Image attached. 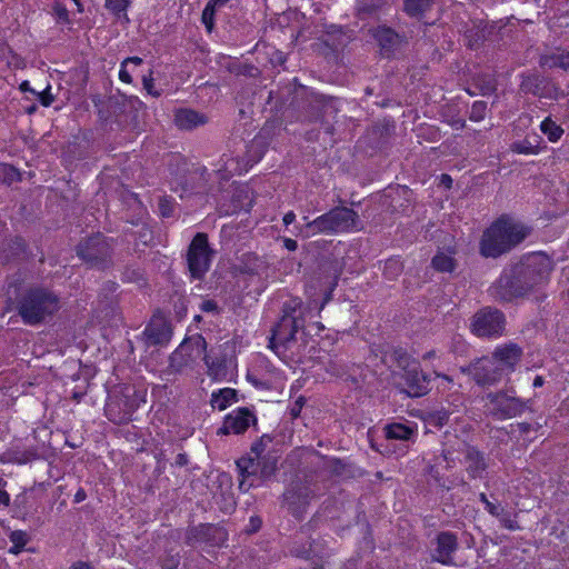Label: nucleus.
Here are the masks:
<instances>
[{
  "label": "nucleus",
  "mask_w": 569,
  "mask_h": 569,
  "mask_svg": "<svg viewBox=\"0 0 569 569\" xmlns=\"http://www.w3.org/2000/svg\"><path fill=\"white\" fill-rule=\"evenodd\" d=\"M358 214L350 208L336 207L300 228L298 236L310 238L316 234L348 232L356 227Z\"/></svg>",
  "instance_id": "7ed1b4c3"
},
{
  "label": "nucleus",
  "mask_w": 569,
  "mask_h": 569,
  "mask_svg": "<svg viewBox=\"0 0 569 569\" xmlns=\"http://www.w3.org/2000/svg\"><path fill=\"white\" fill-rule=\"evenodd\" d=\"M521 90L540 98L558 99L560 89L552 82L538 76H527L522 79Z\"/></svg>",
  "instance_id": "ddd939ff"
},
{
  "label": "nucleus",
  "mask_w": 569,
  "mask_h": 569,
  "mask_svg": "<svg viewBox=\"0 0 569 569\" xmlns=\"http://www.w3.org/2000/svg\"><path fill=\"white\" fill-rule=\"evenodd\" d=\"M188 463V457L186 453H179L177 457H176V465L178 466H186Z\"/></svg>",
  "instance_id": "6e6d98bb"
},
{
  "label": "nucleus",
  "mask_w": 569,
  "mask_h": 569,
  "mask_svg": "<svg viewBox=\"0 0 569 569\" xmlns=\"http://www.w3.org/2000/svg\"><path fill=\"white\" fill-rule=\"evenodd\" d=\"M375 38L381 48L391 50L399 43V36L390 28H378L375 32Z\"/></svg>",
  "instance_id": "393cba45"
},
{
  "label": "nucleus",
  "mask_w": 569,
  "mask_h": 569,
  "mask_svg": "<svg viewBox=\"0 0 569 569\" xmlns=\"http://www.w3.org/2000/svg\"><path fill=\"white\" fill-rule=\"evenodd\" d=\"M543 385V378L541 376H537L533 380V387L538 388Z\"/></svg>",
  "instance_id": "69168bd1"
},
{
  "label": "nucleus",
  "mask_w": 569,
  "mask_h": 569,
  "mask_svg": "<svg viewBox=\"0 0 569 569\" xmlns=\"http://www.w3.org/2000/svg\"><path fill=\"white\" fill-rule=\"evenodd\" d=\"M229 0H210L208 4L212 6V8L219 7L228 2Z\"/></svg>",
  "instance_id": "0e129e2a"
},
{
  "label": "nucleus",
  "mask_w": 569,
  "mask_h": 569,
  "mask_svg": "<svg viewBox=\"0 0 569 569\" xmlns=\"http://www.w3.org/2000/svg\"><path fill=\"white\" fill-rule=\"evenodd\" d=\"M78 256L92 267H103L110 259L111 247L103 236L96 234L78 246Z\"/></svg>",
  "instance_id": "9d476101"
},
{
  "label": "nucleus",
  "mask_w": 569,
  "mask_h": 569,
  "mask_svg": "<svg viewBox=\"0 0 569 569\" xmlns=\"http://www.w3.org/2000/svg\"><path fill=\"white\" fill-rule=\"evenodd\" d=\"M211 533H218L220 536H223L224 532H222L220 529L210 526V525H199L197 527H192L188 530L186 536V542L188 545H194L196 542L206 541L209 539V536Z\"/></svg>",
  "instance_id": "6ab92c4d"
},
{
  "label": "nucleus",
  "mask_w": 569,
  "mask_h": 569,
  "mask_svg": "<svg viewBox=\"0 0 569 569\" xmlns=\"http://www.w3.org/2000/svg\"><path fill=\"white\" fill-rule=\"evenodd\" d=\"M458 548L457 537L451 532H441L437 536V548L432 559L442 565H452V555Z\"/></svg>",
  "instance_id": "dca6fc26"
},
{
  "label": "nucleus",
  "mask_w": 569,
  "mask_h": 569,
  "mask_svg": "<svg viewBox=\"0 0 569 569\" xmlns=\"http://www.w3.org/2000/svg\"><path fill=\"white\" fill-rule=\"evenodd\" d=\"M1 497H2V505H8L9 500H10L9 495L6 491H2Z\"/></svg>",
  "instance_id": "774afa93"
},
{
  "label": "nucleus",
  "mask_w": 569,
  "mask_h": 569,
  "mask_svg": "<svg viewBox=\"0 0 569 569\" xmlns=\"http://www.w3.org/2000/svg\"><path fill=\"white\" fill-rule=\"evenodd\" d=\"M480 386H491L501 380L503 373L492 358L483 357L477 359L468 367L462 368Z\"/></svg>",
  "instance_id": "f8f14e48"
},
{
  "label": "nucleus",
  "mask_w": 569,
  "mask_h": 569,
  "mask_svg": "<svg viewBox=\"0 0 569 569\" xmlns=\"http://www.w3.org/2000/svg\"><path fill=\"white\" fill-rule=\"evenodd\" d=\"M480 500L485 503L486 510L496 517L500 516V508L499 506L492 503L488 500L487 496L485 493H480Z\"/></svg>",
  "instance_id": "c03bdc74"
},
{
  "label": "nucleus",
  "mask_w": 569,
  "mask_h": 569,
  "mask_svg": "<svg viewBox=\"0 0 569 569\" xmlns=\"http://www.w3.org/2000/svg\"><path fill=\"white\" fill-rule=\"evenodd\" d=\"M520 357L521 349L517 345L510 343L497 348L491 358L505 375L513 370L515 366L520 360Z\"/></svg>",
  "instance_id": "f3484780"
},
{
  "label": "nucleus",
  "mask_w": 569,
  "mask_h": 569,
  "mask_svg": "<svg viewBox=\"0 0 569 569\" xmlns=\"http://www.w3.org/2000/svg\"><path fill=\"white\" fill-rule=\"evenodd\" d=\"M325 369L327 372L335 377H342L347 372L346 366L338 359L332 358L328 359V361L325 363Z\"/></svg>",
  "instance_id": "f704fd0d"
},
{
  "label": "nucleus",
  "mask_w": 569,
  "mask_h": 569,
  "mask_svg": "<svg viewBox=\"0 0 569 569\" xmlns=\"http://www.w3.org/2000/svg\"><path fill=\"white\" fill-rule=\"evenodd\" d=\"M207 350V341L201 335H193L186 338L179 347L170 355L167 372L169 375L183 373L196 367Z\"/></svg>",
  "instance_id": "423d86ee"
},
{
  "label": "nucleus",
  "mask_w": 569,
  "mask_h": 569,
  "mask_svg": "<svg viewBox=\"0 0 569 569\" xmlns=\"http://www.w3.org/2000/svg\"><path fill=\"white\" fill-rule=\"evenodd\" d=\"M391 357L398 361L399 367L406 369L409 366V357L403 350H395Z\"/></svg>",
  "instance_id": "37998d69"
},
{
  "label": "nucleus",
  "mask_w": 569,
  "mask_h": 569,
  "mask_svg": "<svg viewBox=\"0 0 569 569\" xmlns=\"http://www.w3.org/2000/svg\"><path fill=\"white\" fill-rule=\"evenodd\" d=\"M133 0H104V7L116 16L126 13Z\"/></svg>",
  "instance_id": "473e14b6"
},
{
  "label": "nucleus",
  "mask_w": 569,
  "mask_h": 569,
  "mask_svg": "<svg viewBox=\"0 0 569 569\" xmlns=\"http://www.w3.org/2000/svg\"><path fill=\"white\" fill-rule=\"evenodd\" d=\"M213 12H214V8H212V6H210V4H207L202 11V21L209 31L212 29V26H213V22H212Z\"/></svg>",
  "instance_id": "79ce46f5"
},
{
  "label": "nucleus",
  "mask_w": 569,
  "mask_h": 569,
  "mask_svg": "<svg viewBox=\"0 0 569 569\" xmlns=\"http://www.w3.org/2000/svg\"><path fill=\"white\" fill-rule=\"evenodd\" d=\"M540 64L547 68H561L567 70L569 69V52H555L543 56L540 59Z\"/></svg>",
  "instance_id": "bb28decb"
},
{
  "label": "nucleus",
  "mask_w": 569,
  "mask_h": 569,
  "mask_svg": "<svg viewBox=\"0 0 569 569\" xmlns=\"http://www.w3.org/2000/svg\"><path fill=\"white\" fill-rule=\"evenodd\" d=\"M20 89L21 91H30L32 93V90L30 87H29V82L28 81H23L21 84H20Z\"/></svg>",
  "instance_id": "338daca9"
},
{
  "label": "nucleus",
  "mask_w": 569,
  "mask_h": 569,
  "mask_svg": "<svg viewBox=\"0 0 569 569\" xmlns=\"http://www.w3.org/2000/svg\"><path fill=\"white\" fill-rule=\"evenodd\" d=\"M70 569H92V567L87 562L78 561V562L73 563L70 567Z\"/></svg>",
  "instance_id": "13d9d810"
},
{
  "label": "nucleus",
  "mask_w": 569,
  "mask_h": 569,
  "mask_svg": "<svg viewBox=\"0 0 569 569\" xmlns=\"http://www.w3.org/2000/svg\"><path fill=\"white\" fill-rule=\"evenodd\" d=\"M59 299L43 289L29 290L19 301L18 311L28 325H37L59 310Z\"/></svg>",
  "instance_id": "20e7f679"
},
{
  "label": "nucleus",
  "mask_w": 569,
  "mask_h": 569,
  "mask_svg": "<svg viewBox=\"0 0 569 569\" xmlns=\"http://www.w3.org/2000/svg\"><path fill=\"white\" fill-rule=\"evenodd\" d=\"M119 78L121 81L126 82V83H131L132 82V78L129 73V71L127 70V66H124L123 63L121 64V69H120V72H119Z\"/></svg>",
  "instance_id": "de8ad7c7"
},
{
  "label": "nucleus",
  "mask_w": 569,
  "mask_h": 569,
  "mask_svg": "<svg viewBox=\"0 0 569 569\" xmlns=\"http://www.w3.org/2000/svg\"><path fill=\"white\" fill-rule=\"evenodd\" d=\"M386 0H357V11L360 16H370L382 8Z\"/></svg>",
  "instance_id": "7c9ffc66"
},
{
  "label": "nucleus",
  "mask_w": 569,
  "mask_h": 569,
  "mask_svg": "<svg viewBox=\"0 0 569 569\" xmlns=\"http://www.w3.org/2000/svg\"><path fill=\"white\" fill-rule=\"evenodd\" d=\"M511 149L512 151L522 154H537L539 152V147L528 141L513 143Z\"/></svg>",
  "instance_id": "c9c22d12"
},
{
  "label": "nucleus",
  "mask_w": 569,
  "mask_h": 569,
  "mask_svg": "<svg viewBox=\"0 0 569 569\" xmlns=\"http://www.w3.org/2000/svg\"><path fill=\"white\" fill-rule=\"evenodd\" d=\"M232 71L236 74H243V76H249V77H254L258 74V69L254 68L253 66H249V64H237V66H234Z\"/></svg>",
  "instance_id": "58836bf2"
},
{
  "label": "nucleus",
  "mask_w": 569,
  "mask_h": 569,
  "mask_svg": "<svg viewBox=\"0 0 569 569\" xmlns=\"http://www.w3.org/2000/svg\"><path fill=\"white\" fill-rule=\"evenodd\" d=\"M433 4L435 0H403V10L410 17L421 18Z\"/></svg>",
  "instance_id": "5701e85b"
},
{
  "label": "nucleus",
  "mask_w": 569,
  "mask_h": 569,
  "mask_svg": "<svg viewBox=\"0 0 569 569\" xmlns=\"http://www.w3.org/2000/svg\"><path fill=\"white\" fill-rule=\"evenodd\" d=\"M252 418L253 416L247 408L234 410L224 418L218 435H240L249 428Z\"/></svg>",
  "instance_id": "2eb2a0df"
},
{
  "label": "nucleus",
  "mask_w": 569,
  "mask_h": 569,
  "mask_svg": "<svg viewBox=\"0 0 569 569\" xmlns=\"http://www.w3.org/2000/svg\"><path fill=\"white\" fill-rule=\"evenodd\" d=\"M19 173L17 170L8 164H2V181L3 182H12L18 179Z\"/></svg>",
  "instance_id": "ea45409f"
},
{
  "label": "nucleus",
  "mask_w": 569,
  "mask_h": 569,
  "mask_svg": "<svg viewBox=\"0 0 569 569\" xmlns=\"http://www.w3.org/2000/svg\"><path fill=\"white\" fill-rule=\"evenodd\" d=\"M487 111V103L483 101H476L472 104L470 119L473 121H480L485 118Z\"/></svg>",
  "instance_id": "e433bc0d"
},
{
  "label": "nucleus",
  "mask_w": 569,
  "mask_h": 569,
  "mask_svg": "<svg viewBox=\"0 0 569 569\" xmlns=\"http://www.w3.org/2000/svg\"><path fill=\"white\" fill-rule=\"evenodd\" d=\"M187 261L193 278L200 279L209 270L211 250L206 233L199 232L194 236L188 249Z\"/></svg>",
  "instance_id": "6e6552de"
},
{
  "label": "nucleus",
  "mask_w": 569,
  "mask_h": 569,
  "mask_svg": "<svg viewBox=\"0 0 569 569\" xmlns=\"http://www.w3.org/2000/svg\"><path fill=\"white\" fill-rule=\"evenodd\" d=\"M32 94L37 96L41 104L49 107L53 102V96L50 92V86L44 88L42 91L32 90Z\"/></svg>",
  "instance_id": "4c0bfd02"
},
{
  "label": "nucleus",
  "mask_w": 569,
  "mask_h": 569,
  "mask_svg": "<svg viewBox=\"0 0 569 569\" xmlns=\"http://www.w3.org/2000/svg\"><path fill=\"white\" fill-rule=\"evenodd\" d=\"M30 459V455L27 452H23L20 457H10L9 460L17 461L19 463H24Z\"/></svg>",
  "instance_id": "5fc2aeb1"
},
{
  "label": "nucleus",
  "mask_w": 569,
  "mask_h": 569,
  "mask_svg": "<svg viewBox=\"0 0 569 569\" xmlns=\"http://www.w3.org/2000/svg\"><path fill=\"white\" fill-rule=\"evenodd\" d=\"M541 131L551 142L558 141L563 134V130L551 118H546L540 124Z\"/></svg>",
  "instance_id": "c85d7f7f"
},
{
  "label": "nucleus",
  "mask_w": 569,
  "mask_h": 569,
  "mask_svg": "<svg viewBox=\"0 0 569 569\" xmlns=\"http://www.w3.org/2000/svg\"><path fill=\"white\" fill-rule=\"evenodd\" d=\"M432 267L441 272H451L455 267V260L452 257L446 254V253H438L432 258Z\"/></svg>",
  "instance_id": "c756f323"
},
{
  "label": "nucleus",
  "mask_w": 569,
  "mask_h": 569,
  "mask_svg": "<svg viewBox=\"0 0 569 569\" xmlns=\"http://www.w3.org/2000/svg\"><path fill=\"white\" fill-rule=\"evenodd\" d=\"M142 82H143V87L148 91V93H150V94H152L154 97H158L160 94L157 91H152L153 78H152V72L151 71H150V73L148 76H143Z\"/></svg>",
  "instance_id": "a18cd8bd"
},
{
  "label": "nucleus",
  "mask_w": 569,
  "mask_h": 569,
  "mask_svg": "<svg viewBox=\"0 0 569 569\" xmlns=\"http://www.w3.org/2000/svg\"><path fill=\"white\" fill-rule=\"evenodd\" d=\"M277 457H267L264 459L256 458L251 455L241 457L237 460V468L240 475L239 488L247 491L256 485L257 480H264L271 477L277 469Z\"/></svg>",
  "instance_id": "0eeeda50"
},
{
  "label": "nucleus",
  "mask_w": 569,
  "mask_h": 569,
  "mask_svg": "<svg viewBox=\"0 0 569 569\" xmlns=\"http://www.w3.org/2000/svg\"><path fill=\"white\" fill-rule=\"evenodd\" d=\"M9 538L10 541L13 543V546L9 549V552L13 555H18L30 539L29 535L22 530L12 531Z\"/></svg>",
  "instance_id": "2f4dec72"
},
{
  "label": "nucleus",
  "mask_w": 569,
  "mask_h": 569,
  "mask_svg": "<svg viewBox=\"0 0 569 569\" xmlns=\"http://www.w3.org/2000/svg\"><path fill=\"white\" fill-rule=\"evenodd\" d=\"M441 181H442V183H443L447 188H450L451 182H452L451 178H450L448 174H442V176H441Z\"/></svg>",
  "instance_id": "e2e57ef3"
},
{
  "label": "nucleus",
  "mask_w": 569,
  "mask_h": 569,
  "mask_svg": "<svg viewBox=\"0 0 569 569\" xmlns=\"http://www.w3.org/2000/svg\"><path fill=\"white\" fill-rule=\"evenodd\" d=\"M450 126L457 130L462 129L465 127V120L463 119H456L449 122Z\"/></svg>",
  "instance_id": "bf43d9fd"
},
{
  "label": "nucleus",
  "mask_w": 569,
  "mask_h": 569,
  "mask_svg": "<svg viewBox=\"0 0 569 569\" xmlns=\"http://www.w3.org/2000/svg\"><path fill=\"white\" fill-rule=\"evenodd\" d=\"M272 438L270 436L263 435L257 442L252 443L249 455L260 459H264L267 457H276L269 450Z\"/></svg>",
  "instance_id": "cd10ccee"
},
{
  "label": "nucleus",
  "mask_w": 569,
  "mask_h": 569,
  "mask_svg": "<svg viewBox=\"0 0 569 569\" xmlns=\"http://www.w3.org/2000/svg\"><path fill=\"white\" fill-rule=\"evenodd\" d=\"M295 220H296V214H295V212H293V211H289V212H287V213L284 214V217H283V223H284L286 226L291 224Z\"/></svg>",
  "instance_id": "864d4df0"
},
{
  "label": "nucleus",
  "mask_w": 569,
  "mask_h": 569,
  "mask_svg": "<svg viewBox=\"0 0 569 569\" xmlns=\"http://www.w3.org/2000/svg\"><path fill=\"white\" fill-rule=\"evenodd\" d=\"M24 250V242L21 239L14 241L13 256H19Z\"/></svg>",
  "instance_id": "3c124183"
},
{
  "label": "nucleus",
  "mask_w": 569,
  "mask_h": 569,
  "mask_svg": "<svg viewBox=\"0 0 569 569\" xmlns=\"http://www.w3.org/2000/svg\"><path fill=\"white\" fill-rule=\"evenodd\" d=\"M303 405H305V398L303 397H299L296 400V402L292 406V408L290 409V415H291L292 418L299 417Z\"/></svg>",
  "instance_id": "49530a36"
},
{
  "label": "nucleus",
  "mask_w": 569,
  "mask_h": 569,
  "mask_svg": "<svg viewBox=\"0 0 569 569\" xmlns=\"http://www.w3.org/2000/svg\"><path fill=\"white\" fill-rule=\"evenodd\" d=\"M386 437L396 440H410L415 430L402 423H390L385 427Z\"/></svg>",
  "instance_id": "b1692460"
},
{
  "label": "nucleus",
  "mask_w": 569,
  "mask_h": 569,
  "mask_svg": "<svg viewBox=\"0 0 569 569\" xmlns=\"http://www.w3.org/2000/svg\"><path fill=\"white\" fill-rule=\"evenodd\" d=\"M528 234L529 229L526 226L501 217L483 231L480 253L486 258H497L522 242Z\"/></svg>",
  "instance_id": "f03ea898"
},
{
  "label": "nucleus",
  "mask_w": 569,
  "mask_h": 569,
  "mask_svg": "<svg viewBox=\"0 0 569 569\" xmlns=\"http://www.w3.org/2000/svg\"><path fill=\"white\" fill-rule=\"evenodd\" d=\"M206 122L207 118L203 114L191 109H180L174 114V123L182 130H192Z\"/></svg>",
  "instance_id": "a211bd4d"
},
{
  "label": "nucleus",
  "mask_w": 569,
  "mask_h": 569,
  "mask_svg": "<svg viewBox=\"0 0 569 569\" xmlns=\"http://www.w3.org/2000/svg\"><path fill=\"white\" fill-rule=\"evenodd\" d=\"M466 462L467 471L472 478L481 477L487 468L483 457L475 449H468Z\"/></svg>",
  "instance_id": "4be33fe9"
},
{
  "label": "nucleus",
  "mask_w": 569,
  "mask_h": 569,
  "mask_svg": "<svg viewBox=\"0 0 569 569\" xmlns=\"http://www.w3.org/2000/svg\"><path fill=\"white\" fill-rule=\"evenodd\" d=\"M122 63L124 66H128L129 63H133L136 66H139V64L142 63V59L139 58V57H130V58H127Z\"/></svg>",
  "instance_id": "4d7b16f0"
},
{
  "label": "nucleus",
  "mask_w": 569,
  "mask_h": 569,
  "mask_svg": "<svg viewBox=\"0 0 569 569\" xmlns=\"http://www.w3.org/2000/svg\"><path fill=\"white\" fill-rule=\"evenodd\" d=\"M217 308V303L213 300H206L201 303V310L206 312H214Z\"/></svg>",
  "instance_id": "09e8293b"
},
{
  "label": "nucleus",
  "mask_w": 569,
  "mask_h": 569,
  "mask_svg": "<svg viewBox=\"0 0 569 569\" xmlns=\"http://www.w3.org/2000/svg\"><path fill=\"white\" fill-rule=\"evenodd\" d=\"M86 497H87L86 491L83 489H79L77 491V493L74 495V501L81 502L86 499Z\"/></svg>",
  "instance_id": "680f3d73"
},
{
  "label": "nucleus",
  "mask_w": 569,
  "mask_h": 569,
  "mask_svg": "<svg viewBox=\"0 0 569 569\" xmlns=\"http://www.w3.org/2000/svg\"><path fill=\"white\" fill-rule=\"evenodd\" d=\"M202 360L207 366V373L211 379L221 381L227 377L228 370L224 359H211L206 351Z\"/></svg>",
  "instance_id": "412c9836"
},
{
  "label": "nucleus",
  "mask_w": 569,
  "mask_h": 569,
  "mask_svg": "<svg viewBox=\"0 0 569 569\" xmlns=\"http://www.w3.org/2000/svg\"><path fill=\"white\" fill-rule=\"evenodd\" d=\"M283 246L286 249H288L289 251H296L297 248H298V243L296 240L291 239V238H284L283 239Z\"/></svg>",
  "instance_id": "8fccbe9b"
},
{
  "label": "nucleus",
  "mask_w": 569,
  "mask_h": 569,
  "mask_svg": "<svg viewBox=\"0 0 569 569\" xmlns=\"http://www.w3.org/2000/svg\"><path fill=\"white\" fill-rule=\"evenodd\" d=\"M552 268L547 254L531 253L502 272L490 288L491 295L501 301L526 297L548 281Z\"/></svg>",
  "instance_id": "f257e3e1"
},
{
  "label": "nucleus",
  "mask_w": 569,
  "mask_h": 569,
  "mask_svg": "<svg viewBox=\"0 0 569 569\" xmlns=\"http://www.w3.org/2000/svg\"><path fill=\"white\" fill-rule=\"evenodd\" d=\"M448 421V413L447 411H437L430 416V423L442 427Z\"/></svg>",
  "instance_id": "a19ab883"
},
{
  "label": "nucleus",
  "mask_w": 569,
  "mask_h": 569,
  "mask_svg": "<svg viewBox=\"0 0 569 569\" xmlns=\"http://www.w3.org/2000/svg\"><path fill=\"white\" fill-rule=\"evenodd\" d=\"M486 403L488 412L496 419H509L520 415L526 403L513 396L505 392L488 393Z\"/></svg>",
  "instance_id": "1a4fd4ad"
},
{
  "label": "nucleus",
  "mask_w": 569,
  "mask_h": 569,
  "mask_svg": "<svg viewBox=\"0 0 569 569\" xmlns=\"http://www.w3.org/2000/svg\"><path fill=\"white\" fill-rule=\"evenodd\" d=\"M247 170V164L241 166L240 161L236 158L223 156L219 161L217 172L222 179H229L233 174H240Z\"/></svg>",
  "instance_id": "aec40b11"
},
{
  "label": "nucleus",
  "mask_w": 569,
  "mask_h": 569,
  "mask_svg": "<svg viewBox=\"0 0 569 569\" xmlns=\"http://www.w3.org/2000/svg\"><path fill=\"white\" fill-rule=\"evenodd\" d=\"M495 90V84L491 80H489L488 82H486V84L483 86L482 88V93L483 94H488L490 92H492Z\"/></svg>",
  "instance_id": "052dcab7"
},
{
  "label": "nucleus",
  "mask_w": 569,
  "mask_h": 569,
  "mask_svg": "<svg viewBox=\"0 0 569 569\" xmlns=\"http://www.w3.org/2000/svg\"><path fill=\"white\" fill-rule=\"evenodd\" d=\"M236 390L231 388H224L219 392H213L211 396V406L219 410H224L236 399Z\"/></svg>",
  "instance_id": "a878e982"
},
{
  "label": "nucleus",
  "mask_w": 569,
  "mask_h": 569,
  "mask_svg": "<svg viewBox=\"0 0 569 569\" xmlns=\"http://www.w3.org/2000/svg\"><path fill=\"white\" fill-rule=\"evenodd\" d=\"M501 522H502L503 527L509 529V530H515V529L518 528L516 521H513V520H511L509 518H502Z\"/></svg>",
  "instance_id": "603ef678"
},
{
  "label": "nucleus",
  "mask_w": 569,
  "mask_h": 569,
  "mask_svg": "<svg viewBox=\"0 0 569 569\" xmlns=\"http://www.w3.org/2000/svg\"><path fill=\"white\" fill-rule=\"evenodd\" d=\"M311 311L309 306H305L300 299L291 298L283 303L280 321L272 330L270 339L271 348L276 342L286 345L295 339L299 329L305 327L306 316Z\"/></svg>",
  "instance_id": "39448f33"
},
{
  "label": "nucleus",
  "mask_w": 569,
  "mask_h": 569,
  "mask_svg": "<svg viewBox=\"0 0 569 569\" xmlns=\"http://www.w3.org/2000/svg\"><path fill=\"white\" fill-rule=\"evenodd\" d=\"M402 272V263L398 259H389L385 263L383 273L388 279H395Z\"/></svg>",
  "instance_id": "72a5a7b5"
},
{
  "label": "nucleus",
  "mask_w": 569,
  "mask_h": 569,
  "mask_svg": "<svg viewBox=\"0 0 569 569\" xmlns=\"http://www.w3.org/2000/svg\"><path fill=\"white\" fill-rule=\"evenodd\" d=\"M505 328V317L497 309L486 308L473 317L472 331L479 337L500 335Z\"/></svg>",
  "instance_id": "9b49d317"
},
{
  "label": "nucleus",
  "mask_w": 569,
  "mask_h": 569,
  "mask_svg": "<svg viewBox=\"0 0 569 569\" xmlns=\"http://www.w3.org/2000/svg\"><path fill=\"white\" fill-rule=\"evenodd\" d=\"M171 336L170 325L163 317H153L143 331V340L147 346L166 345Z\"/></svg>",
  "instance_id": "4468645a"
}]
</instances>
